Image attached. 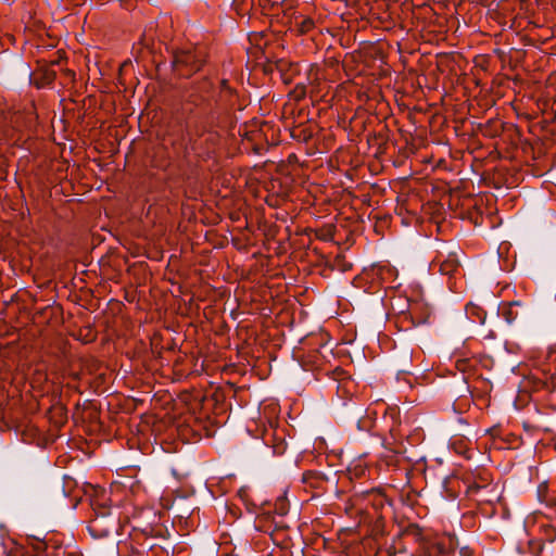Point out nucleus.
<instances>
[{"mask_svg":"<svg viewBox=\"0 0 556 556\" xmlns=\"http://www.w3.org/2000/svg\"><path fill=\"white\" fill-rule=\"evenodd\" d=\"M448 480H450L448 477H445L444 480H443V486L445 489H446V484H447Z\"/></svg>","mask_w":556,"mask_h":556,"instance_id":"9","label":"nucleus"},{"mask_svg":"<svg viewBox=\"0 0 556 556\" xmlns=\"http://www.w3.org/2000/svg\"><path fill=\"white\" fill-rule=\"evenodd\" d=\"M432 266H438L442 275L452 276L458 271L460 262L456 252H448L447 254L440 252L432 262Z\"/></svg>","mask_w":556,"mask_h":556,"instance_id":"3","label":"nucleus"},{"mask_svg":"<svg viewBox=\"0 0 556 556\" xmlns=\"http://www.w3.org/2000/svg\"><path fill=\"white\" fill-rule=\"evenodd\" d=\"M173 66L182 76H189L198 72L202 66V60L191 51H180L174 55Z\"/></svg>","mask_w":556,"mask_h":556,"instance_id":"2","label":"nucleus"},{"mask_svg":"<svg viewBox=\"0 0 556 556\" xmlns=\"http://www.w3.org/2000/svg\"><path fill=\"white\" fill-rule=\"evenodd\" d=\"M275 510L278 515L285 516L289 510L286 501L280 498L279 502L276 504Z\"/></svg>","mask_w":556,"mask_h":556,"instance_id":"6","label":"nucleus"},{"mask_svg":"<svg viewBox=\"0 0 556 556\" xmlns=\"http://www.w3.org/2000/svg\"><path fill=\"white\" fill-rule=\"evenodd\" d=\"M516 306H519V302H513L509 305L504 306L502 309V316L508 325H511L518 317V312L515 311Z\"/></svg>","mask_w":556,"mask_h":556,"instance_id":"5","label":"nucleus"},{"mask_svg":"<svg viewBox=\"0 0 556 556\" xmlns=\"http://www.w3.org/2000/svg\"><path fill=\"white\" fill-rule=\"evenodd\" d=\"M482 486L477 484V483H472L469 485V489L472 491V492H477L481 489Z\"/></svg>","mask_w":556,"mask_h":556,"instance_id":"8","label":"nucleus"},{"mask_svg":"<svg viewBox=\"0 0 556 556\" xmlns=\"http://www.w3.org/2000/svg\"><path fill=\"white\" fill-rule=\"evenodd\" d=\"M274 67H275V65L269 63V64L264 66V71H265V73L269 74V73H271L274 71ZM276 67H278V65H276Z\"/></svg>","mask_w":556,"mask_h":556,"instance_id":"7","label":"nucleus"},{"mask_svg":"<svg viewBox=\"0 0 556 556\" xmlns=\"http://www.w3.org/2000/svg\"><path fill=\"white\" fill-rule=\"evenodd\" d=\"M220 88L216 92L213 83L204 78L195 83L185 96L182 113L187 126L199 138L205 134L216 136L215 128H222L231 121L235 91L225 79Z\"/></svg>","mask_w":556,"mask_h":556,"instance_id":"1","label":"nucleus"},{"mask_svg":"<svg viewBox=\"0 0 556 556\" xmlns=\"http://www.w3.org/2000/svg\"><path fill=\"white\" fill-rule=\"evenodd\" d=\"M55 79V72L46 70L45 72L40 73L39 75L35 76L31 80V83L38 88H45L53 83Z\"/></svg>","mask_w":556,"mask_h":556,"instance_id":"4","label":"nucleus"},{"mask_svg":"<svg viewBox=\"0 0 556 556\" xmlns=\"http://www.w3.org/2000/svg\"><path fill=\"white\" fill-rule=\"evenodd\" d=\"M357 427L361 429V420L357 421Z\"/></svg>","mask_w":556,"mask_h":556,"instance_id":"10","label":"nucleus"}]
</instances>
